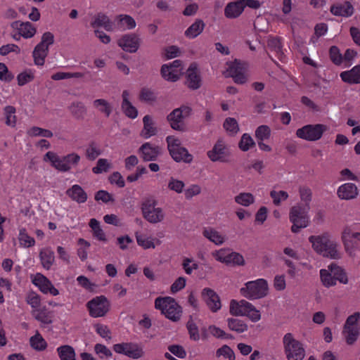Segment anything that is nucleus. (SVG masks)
I'll return each mask as SVG.
<instances>
[{
  "mask_svg": "<svg viewBox=\"0 0 360 360\" xmlns=\"http://www.w3.org/2000/svg\"><path fill=\"white\" fill-rule=\"evenodd\" d=\"M313 250L323 257L338 259L341 254L338 250V243L328 232L309 237Z\"/></svg>",
  "mask_w": 360,
  "mask_h": 360,
  "instance_id": "obj_1",
  "label": "nucleus"
},
{
  "mask_svg": "<svg viewBox=\"0 0 360 360\" xmlns=\"http://www.w3.org/2000/svg\"><path fill=\"white\" fill-rule=\"evenodd\" d=\"M81 160V157L76 153H71L64 156H59L52 151L47 152L44 156V161L50 162L56 169L65 172L76 167Z\"/></svg>",
  "mask_w": 360,
  "mask_h": 360,
  "instance_id": "obj_2",
  "label": "nucleus"
},
{
  "mask_svg": "<svg viewBox=\"0 0 360 360\" xmlns=\"http://www.w3.org/2000/svg\"><path fill=\"white\" fill-rule=\"evenodd\" d=\"M155 307L161 311L166 318L177 321L181 316V307L171 297H159L155 300Z\"/></svg>",
  "mask_w": 360,
  "mask_h": 360,
  "instance_id": "obj_3",
  "label": "nucleus"
},
{
  "mask_svg": "<svg viewBox=\"0 0 360 360\" xmlns=\"http://www.w3.org/2000/svg\"><path fill=\"white\" fill-rule=\"evenodd\" d=\"M283 349L288 360H303L305 356V349L301 342L294 338L290 333H286L283 338Z\"/></svg>",
  "mask_w": 360,
  "mask_h": 360,
  "instance_id": "obj_4",
  "label": "nucleus"
},
{
  "mask_svg": "<svg viewBox=\"0 0 360 360\" xmlns=\"http://www.w3.org/2000/svg\"><path fill=\"white\" fill-rule=\"evenodd\" d=\"M166 141L169 154L175 162L189 164L193 161V155L181 146L180 139L174 136H169L166 138Z\"/></svg>",
  "mask_w": 360,
  "mask_h": 360,
  "instance_id": "obj_5",
  "label": "nucleus"
},
{
  "mask_svg": "<svg viewBox=\"0 0 360 360\" xmlns=\"http://www.w3.org/2000/svg\"><path fill=\"white\" fill-rule=\"evenodd\" d=\"M240 294L248 300H257L265 297L268 292V283L265 279L259 278L248 281L240 290Z\"/></svg>",
  "mask_w": 360,
  "mask_h": 360,
  "instance_id": "obj_6",
  "label": "nucleus"
},
{
  "mask_svg": "<svg viewBox=\"0 0 360 360\" xmlns=\"http://www.w3.org/2000/svg\"><path fill=\"white\" fill-rule=\"evenodd\" d=\"M309 208L304 207L301 205L292 206L289 212V219L292 224L291 231L292 233H297L302 229L306 228L309 225V217L307 212Z\"/></svg>",
  "mask_w": 360,
  "mask_h": 360,
  "instance_id": "obj_7",
  "label": "nucleus"
},
{
  "mask_svg": "<svg viewBox=\"0 0 360 360\" xmlns=\"http://www.w3.org/2000/svg\"><path fill=\"white\" fill-rule=\"evenodd\" d=\"M157 201L147 199L141 205L143 218L150 224L161 223L165 220V213L162 207H157Z\"/></svg>",
  "mask_w": 360,
  "mask_h": 360,
  "instance_id": "obj_8",
  "label": "nucleus"
},
{
  "mask_svg": "<svg viewBox=\"0 0 360 360\" xmlns=\"http://www.w3.org/2000/svg\"><path fill=\"white\" fill-rule=\"evenodd\" d=\"M359 320L360 313L354 312L347 317L345 323L342 333L346 342L349 345H353L359 336Z\"/></svg>",
  "mask_w": 360,
  "mask_h": 360,
  "instance_id": "obj_9",
  "label": "nucleus"
},
{
  "mask_svg": "<svg viewBox=\"0 0 360 360\" xmlns=\"http://www.w3.org/2000/svg\"><path fill=\"white\" fill-rule=\"evenodd\" d=\"M54 42V36L50 32L43 34L41 41L35 46L32 52L34 64L42 66L49 53V47Z\"/></svg>",
  "mask_w": 360,
  "mask_h": 360,
  "instance_id": "obj_10",
  "label": "nucleus"
},
{
  "mask_svg": "<svg viewBox=\"0 0 360 360\" xmlns=\"http://www.w3.org/2000/svg\"><path fill=\"white\" fill-rule=\"evenodd\" d=\"M191 108L187 105H181L173 110L167 117L170 127L174 130L184 131L186 125L184 120L191 115Z\"/></svg>",
  "mask_w": 360,
  "mask_h": 360,
  "instance_id": "obj_11",
  "label": "nucleus"
},
{
  "mask_svg": "<svg viewBox=\"0 0 360 360\" xmlns=\"http://www.w3.org/2000/svg\"><path fill=\"white\" fill-rule=\"evenodd\" d=\"M89 315L94 318L104 316L110 310V304L104 295L97 296L86 303Z\"/></svg>",
  "mask_w": 360,
  "mask_h": 360,
  "instance_id": "obj_12",
  "label": "nucleus"
},
{
  "mask_svg": "<svg viewBox=\"0 0 360 360\" xmlns=\"http://www.w3.org/2000/svg\"><path fill=\"white\" fill-rule=\"evenodd\" d=\"M326 129L327 127L323 124H308L298 129L296 131V135L300 139L309 141H315L321 138L323 132L326 131Z\"/></svg>",
  "mask_w": 360,
  "mask_h": 360,
  "instance_id": "obj_13",
  "label": "nucleus"
},
{
  "mask_svg": "<svg viewBox=\"0 0 360 360\" xmlns=\"http://www.w3.org/2000/svg\"><path fill=\"white\" fill-rule=\"evenodd\" d=\"M112 348L116 353L124 354L134 359L141 358L144 355L143 349L137 344L133 342L115 344Z\"/></svg>",
  "mask_w": 360,
  "mask_h": 360,
  "instance_id": "obj_14",
  "label": "nucleus"
},
{
  "mask_svg": "<svg viewBox=\"0 0 360 360\" xmlns=\"http://www.w3.org/2000/svg\"><path fill=\"white\" fill-rule=\"evenodd\" d=\"M207 157L212 162H226L229 161L230 153L222 139H219L212 150L207 153Z\"/></svg>",
  "mask_w": 360,
  "mask_h": 360,
  "instance_id": "obj_15",
  "label": "nucleus"
},
{
  "mask_svg": "<svg viewBox=\"0 0 360 360\" xmlns=\"http://www.w3.org/2000/svg\"><path fill=\"white\" fill-rule=\"evenodd\" d=\"M141 39L136 34H126L117 41V44L123 51L129 53H135L140 46Z\"/></svg>",
  "mask_w": 360,
  "mask_h": 360,
  "instance_id": "obj_16",
  "label": "nucleus"
},
{
  "mask_svg": "<svg viewBox=\"0 0 360 360\" xmlns=\"http://www.w3.org/2000/svg\"><path fill=\"white\" fill-rule=\"evenodd\" d=\"M245 64L237 60L231 63L227 69L228 75L232 77L237 84H244L246 82L245 76Z\"/></svg>",
  "mask_w": 360,
  "mask_h": 360,
  "instance_id": "obj_17",
  "label": "nucleus"
},
{
  "mask_svg": "<svg viewBox=\"0 0 360 360\" xmlns=\"http://www.w3.org/2000/svg\"><path fill=\"white\" fill-rule=\"evenodd\" d=\"M202 297L211 311L214 313L221 309L220 298L212 289L204 288L202 291Z\"/></svg>",
  "mask_w": 360,
  "mask_h": 360,
  "instance_id": "obj_18",
  "label": "nucleus"
},
{
  "mask_svg": "<svg viewBox=\"0 0 360 360\" xmlns=\"http://www.w3.org/2000/svg\"><path fill=\"white\" fill-rule=\"evenodd\" d=\"M139 153L143 161H154L161 154V148L158 146L147 142L139 148Z\"/></svg>",
  "mask_w": 360,
  "mask_h": 360,
  "instance_id": "obj_19",
  "label": "nucleus"
},
{
  "mask_svg": "<svg viewBox=\"0 0 360 360\" xmlns=\"http://www.w3.org/2000/svg\"><path fill=\"white\" fill-rule=\"evenodd\" d=\"M33 283L45 294L50 293L54 296L59 294L58 290L53 286L51 282L41 274H37L35 276Z\"/></svg>",
  "mask_w": 360,
  "mask_h": 360,
  "instance_id": "obj_20",
  "label": "nucleus"
},
{
  "mask_svg": "<svg viewBox=\"0 0 360 360\" xmlns=\"http://www.w3.org/2000/svg\"><path fill=\"white\" fill-rule=\"evenodd\" d=\"M186 84L188 88L198 89L201 85V78L195 63H191L186 71Z\"/></svg>",
  "mask_w": 360,
  "mask_h": 360,
  "instance_id": "obj_21",
  "label": "nucleus"
},
{
  "mask_svg": "<svg viewBox=\"0 0 360 360\" xmlns=\"http://www.w3.org/2000/svg\"><path fill=\"white\" fill-rule=\"evenodd\" d=\"M359 194L357 186L352 183H346L338 188L337 195L341 200H349L354 199Z\"/></svg>",
  "mask_w": 360,
  "mask_h": 360,
  "instance_id": "obj_22",
  "label": "nucleus"
},
{
  "mask_svg": "<svg viewBox=\"0 0 360 360\" xmlns=\"http://www.w3.org/2000/svg\"><path fill=\"white\" fill-rule=\"evenodd\" d=\"M11 27L18 31V34L25 39L32 38L37 32L36 28L30 22L15 21Z\"/></svg>",
  "mask_w": 360,
  "mask_h": 360,
  "instance_id": "obj_23",
  "label": "nucleus"
},
{
  "mask_svg": "<svg viewBox=\"0 0 360 360\" xmlns=\"http://www.w3.org/2000/svg\"><path fill=\"white\" fill-rule=\"evenodd\" d=\"M354 7L349 1L338 3L331 6L330 11L336 16L350 17L354 13Z\"/></svg>",
  "mask_w": 360,
  "mask_h": 360,
  "instance_id": "obj_24",
  "label": "nucleus"
},
{
  "mask_svg": "<svg viewBox=\"0 0 360 360\" xmlns=\"http://www.w3.org/2000/svg\"><path fill=\"white\" fill-rule=\"evenodd\" d=\"M202 233L205 238L216 245H221L226 240L225 235L212 227L204 228Z\"/></svg>",
  "mask_w": 360,
  "mask_h": 360,
  "instance_id": "obj_25",
  "label": "nucleus"
},
{
  "mask_svg": "<svg viewBox=\"0 0 360 360\" xmlns=\"http://www.w3.org/2000/svg\"><path fill=\"white\" fill-rule=\"evenodd\" d=\"M129 96L130 94L127 90L122 91L121 108L127 117L131 119H135L138 115V110L129 101Z\"/></svg>",
  "mask_w": 360,
  "mask_h": 360,
  "instance_id": "obj_26",
  "label": "nucleus"
},
{
  "mask_svg": "<svg viewBox=\"0 0 360 360\" xmlns=\"http://www.w3.org/2000/svg\"><path fill=\"white\" fill-rule=\"evenodd\" d=\"M248 307H250V303L246 300L236 301L232 300L230 302L229 312L233 316H245Z\"/></svg>",
  "mask_w": 360,
  "mask_h": 360,
  "instance_id": "obj_27",
  "label": "nucleus"
},
{
  "mask_svg": "<svg viewBox=\"0 0 360 360\" xmlns=\"http://www.w3.org/2000/svg\"><path fill=\"white\" fill-rule=\"evenodd\" d=\"M91 26L94 28L102 27L107 31L113 30L112 22L108 15L103 13H98L94 17L91 22Z\"/></svg>",
  "mask_w": 360,
  "mask_h": 360,
  "instance_id": "obj_28",
  "label": "nucleus"
},
{
  "mask_svg": "<svg viewBox=\"0 0 360 360\" xmlns=\"http://www.w3.org/2000/svg\"><path fill=\"white\" fill-rule=\"evenodd\" d=\"M244 11L243 4L240 0L229 3L224 8V15L233 19L239 17Z\"/></svg>",
  "mask_w": 360,
  "mask_h": 360,
  "instance_id": "obj_29",
  "label": "nucleus"
},
{
  "mask_svg": "<svg viewBox=\"0 0 360 360\" xmlns=\"http://www.w3.org/2000/svg\"><path fill=\"white\" fill-rule=\"evenodd\" d=\"M67 195L73 201L78 203H84L87 200V194L84 189L77 184L73 185L66 191Z\"/></svg>",
  "mask_w": 360,
  "mask_h": 360,
  "instance_id": "obj_30",
  "label": "nucleus"
},
{
  "mask_svg": "<svg viewBox=\"0 0 360 360\" xmlns=\"http://www.w3.org/2000/svg\"><path fill=\"white\" fill-rule=\"evenodd\" d=\"M205 27V23L202 20L195 19V20L185 30L184 35L188 39H195L203 32Z\"/></svg>",
  "mask_w": 360,
  "mask_h": 360,
  "instance_id": "obj_31",
  "label": "nucleus"
},
{
  "mask_svg": "<svg viewBox=\"0 0 360 360\" xmlns=\"http://www.w3.org/2000/svg\"><path fill=\"white\" fill-rule=\"evenodd\" d=\"M117 27L122 30H133L136 26L135 20L129 15L120 14L116 16L115 19Z\"/></svg>",
  "mask_w": 360,
  "mask_h": 360,
  "instance_id": "obj_32",
  "label": "nucleus"
},
{
  "mask_svg": "<svg viewBox=\"0 0 360 360\" xmlns=\"http://www.w3.org/2000/svg\"><path fill=\"white\" fill-rule=\"evenodd\" d=\"M39 259L42 266L49 270L55 262V255L51 248H42L39 252Z\"/></svg>",
  "mask_w": 360,
  "mask_h": 360,
  "instance_id": "obj_33",
  "label": "nucleus"
},
{
  "mask_svg": "<svg viewBox=\"0 0 360 360\" xmlns=\"http://www.w3.org/2000/svg\"><path fill=\"white\" fill-rule=\"evenodd\" d=\"M340 77L349 84H360V65H356L350 70L341 72Z\"/></svg>",
  "mask_w": 360,
  "mask_h": 360,
  "instance_id": "obj_34",
  "label": "nucleus"
},
{
  "mask_svg": "<svg viewBox=\"0 0 360 360\" xmlns=\"http://www.w3.org/2000/svg\"><path fill=\"white\" fill-rule=\"evenodd\" d=\"M143 128L141 131V136L144 139H148L156 134L157 129L154 126L152 117L145 115L143 118Z\"/></svg>",
  "mask_w": 360,
  "mask_h": 360,
  "instance_id": "obj_35",
  "label": "nucleus"
},
{
  "mask_svg": "<svg viewBox=\"0 0 360 360\" xmlns=\"http://www.w3.org/2000/svg\"><path fill=\"white\" fill-rule=\"evenodd\" d=\"M56 352L60 360H77L75 350L70 345H61L56 349Z\"/></svg>",
  "mask_w": 360,
  "mask_h": 360,
  "instance_id": "obj_36",
  "label": "nucleus"
},
{
  "mask_svg": "<svg viewBox=\"0 0 360 360\" xmlns=\"http://www.w3.org/2000/svg\"><path fill=\"white\" fill-rule=\"evenodd\" d=\"M139 99L141 102L153 105L157 101V94L152 89L143 87L140 90Z\"/></svg>",
  "mask_w": 360,
  "mask_h": 360,
  "instance_id": "obj_37",
  "label": "nucleus"
},
{
  "mask_svg": "<svg viewBox=\"0 0 360 360\" xmlns=\"http://www.w3.org/2000/svg\"><path fill=\"white\" fill-rule=\"evenodd\" d=\"M161 75L167 81L176 82L179 79L181 72L179 69H172V67L165 64L161 68Z\"/></svg>",
  "mask_w": 360,
  "mask_h": 360,
  "instance_id": "obj_38",
  "label": "nucleus"
},
{
  "mask_svg": "<svg viewBox=\"0 0 360 360\" xmlns=\"http://www.w3.org/2000/svg\"><path fill=\"white\" fill-rule=\"evenodd\" d=\"M93 106L100 113L108 117L112 112V105L105 99L98 98L93 101Z\"/></svg>",
  "mask_w": 360,
  "mask_h": 360,
  "instance_id": "obj_39",
  "label": "nucleus"
},
{
  "mask_svg": "<svg viewBox=\"0 0 360 360\" xmlns=\"http://www.w3.org/2000/svg\"><path fill=\"white\" fill-rule=\"evenodd\" d=\"M226 321L229 330L237 333H244L248 329L247 323L243 320L236 318H229Z\"/></svg>",
  "mask_w": 360,
  "mask_h": 360,
  "instance_id": "obj_40",
  "label": "nucleus"
},
{
  "mask_svg": "<svg viewBox=\"0 0 360 360\" xmlns=\"http://www.w3.org/2000/svg\"><path fill=\"white\" fill-rule=\"evenodd\" d=\"M136 240L137 244L142 247L144 250L147 249H154L155 248V244L154 243L155 238L151 236H148L146 234H142L136 232L135 233Z\"/></svg>",
  "mask_w": 360,
  "mask_h": 360,
  "instance_id": "obj_41",
  "label": "nucleus"
},
{
  "mask_svg": "<svg viewBox=\"0 0 360 360\" xmlns=\"http://www.w3.org/2000/svg\"><path fill=\"white\" fill-rule=\"evenodd\" d=\"M32 314L37 321L44 324H49L52 323L50 312L48 311L45 307L33 309Z\"/></svg>",
  "mask_w": 360,
  "mask_h": 360,
  "instance_id": "obj_42",
  "label": "nucleus"
},
{
  "mask_svg": "<svg viewBox=\"0 0 360 360\" xmlns=\"http://www.w3.org/2000/svg\"><path fill=\"white\" fill-rule=\"evenodd\" d=\"M102 150L98 144L94 141L89 143L85 150V156L90 161L95 160L101 154Z\"/></svg>",
  "mask_w": 360,
  "mask_h": 360,
  "instance_id": "obj_43",
  "label": "nucleus"
},
{
  "mask_svg": "<svg viewBox=\"0 0 360 360\" xmlns=\"http://www.w3.org/2000/svg\"><path fill=\"white\" fill-rule=\"evenodd\" d=\"M329 270L331 271L336 281H339L341 283L347 284L348 278L345 271L340 266L335 264L328 266Z\"/></svg>",
  "mask_w": 360,
  "mask_h": 360,
  "instance_id": "obj_44",
  "label": "nucleus"
},
{
  "mask_svg": "<svg viewBox=\"0 0 360 360\" xmlns=\"http://www.w3.org/2000/svg\"><path fill=\"white\" fill-rule=\"evenodd\" d=\"M68 109L71 114L77 119H82L86 112L84 103L78 101L72 103Z\"/></svg>",
  "mask_w": 360,
  "mask_h": 360,
  "instance_id": "obj_45",
  "label": "nucleus"
},
{
  "mask_svg": "<svg viewBox=\"0 0 360 360\" xmlns=\"http://www.w3.org/2000/svg\"><path fill=\"white\" fill-rule=\"evenodd\" d=\"M267 46L271 51H274L277 54L280 60H283L285 56L282 51V45L279 38L270 37L268 39Z\"/></svg>",
  "mask_w": 360,
  "mask_h": 360,
  "instance_id": "obj_46",
  "label": "nucleus"
},
{
  "mask_svg": "<svg viewBox=\"0 0 360 360\" xmlns=\"http://www.w3.org/2000/svg\"><path fill=\"white\" fill-rule=\"evenodd\" d=\"M225 264L233 266H244L245 264L243 256L236 252H230L227 255Z\"/></svg>",
  "mask_w": 360,
  "mask_h": 360,
  "instance_id": "obj_47",
  "label": "nucleus"
},
{
  "mask_svg": "<svg viewBox=\"0 0 360 360\" xmlns=\"http://www.w3.org/2000/svg\"><path fill=\"white\" fill-rule=\"evenodd\" d=\"M89 226L91 228L93 235L98 240L106 242L107 238L103 229L100 226V223L96 219H91L89 221Z\"/></svg>",
  "mask_w": 360,
  "mask_h": 360,
  "instance_id": "obj_48",
  "label": "nucleus"
},
{
  "mask_svg": "<svg viewBox=\"0 0 360 360\" xmlns=\"http://www.w3.org/2000/svg\"><path fill=\"white\" fill-rule=\"evenodd\" d=\"M31 347L37 351H44L47 347V343L43 337L37 333L30 339Z\"/></svg>",
  "mask_w": 360,
  "mask_h": 360,
  "instance_id": "obj_49",
  "label": "nucleus"
},
{
  "mask_svg": "<svg viewBox=\"0 0 360 360\" xmlns=\"http://www.w3.org/2000/svg\"><path fill=\"white\" fill-rule=\"evenodd\" d=\"M235 202L238 205L248 207L255 202V197L250 193H240L234 198Z\"/></svg>",
  "mask_w": 360,
  "mask_h": 360,
  "instance_id": "obj_50",
  "label": "nucleus"
},
{
  "mask_svg": "<svg viewBox=\"0 0 360 360\" xmlns=\"http://www.w3.org/2000/svg\"><path fill=\"white\" fill-rule=\"evenodd\" d=\"M320 277L321 281L325 287L329 288L336 285L335 278L329 269H321Z\"/></svg>",
  "mask_w": 360,
  "mask_h": 360,
  "instance_id": "obj_51",
  "label": "nucleus"
},
{
  "mask_svg": "<svg viewBox=\"0 0 360 360\" xmlns=\"http://www.w3.org/2000/svg\"><path fill=\"white\" fill-rule=\"evenodd\" d=\"M255 146V142L252 139L251 136L248 134H243L240 138L239 143H238L239 148L242 151L246 152Z\"/></svg>",
  "mask_w": 360,
  "mask_h": 360,
  "instance_id": "obj_52",
  "label": "nucleus"
},
{
  "mask_svg": "<svg viewBox=\"0 0 360 360\" xmlns=\"http://www.w3.org/2000/svg\"><path fill=\"white\" fill-rule=\"evenodd\" d=\"M223 127L230 135H235L239 131L238 122L235 118L228 117L224 120Z\"/></svg>",
  "mask_w": 360,
  "mask_h": 360,
  "instance_id": "obj_53",
  "label": "nucleus"
},
{
  "mask_svg": "<svg viewBox=\"0 0 360 360\" xmlns=\"http://www.w3.org/2000/svg\"><path fill=\"white\" fill-rule=\"evenodd\" d=\"M18 239L20 244L25 248H30L35 244L34 238L27 234L25 229H21L20 230Z\"/></svg>",
  "mask_w": 360,
  "mask_h": 360,
  "instance_id": "obj_54",
  "label": "nucleus"
},
{
  "mask_svg": "<svg viewBox=\"0 0 360 360\" xmlns=\"http://www.w3.org/2000/svg\"><path fill=\"white\" fill-rule=\"evenodd\" d=\"M208 330L212 336L218 339L231 340L233 338V336L231 334L226 333L224 330L214 325L210 326L208 327Z\"/></svg>",
  "mask_w": 360,
  "mask_h": 360,
  "instance_id": "obj_55",
  "label": "nucleus"
},
{
  "mask_svg": "<svg viewBox=\"0 0 360 360\" xmlns=\"http://www.w3.org/2000/svg\"><path fill=\"white\" fill-rule=\"evenodd\" d=\"M299 193L301 201L304 203L303 206L310 209L309 203L312 198L311 190L307 186H300L299 188Z\"/></svg>",
  "mask_w": 360,
  "mask_h": 360,
  "instance_id": "obj_56",
  "label": "nucleus"
},
{
  "mask_svg": "<svg viewBox=\"0 0 360 360\" xmlns=\"http://www.w3.org/2000/svg\"><path fill=\"white\" fill-rule=\"evenodd\" d=\"M217 357L223 356L229 360H236L233 350L228 345H224L216 351Z\"/></svg>",
  "mask_w": 360,
  "mask_h": 360,
  "instance_id": "obj_57",
  "label": "nucleus"
},
{
  "mask_svg": "<svg viewBox=\"0 0 360 360\" xmlns=\"http://www.w3.org/2000/svg\"><path fill=\"white\" fill-rule=\"evenodd\" d=\"M15 108L13 106L8 105L4 108L6 124L10 127H15L16 124Z\"/></svg>",
  "mask_w": 360,
  "mask_h": 360,
  "instance_id": "obj_58",
  "label": "nucleus"
},
{
  "mask_svg": "<svg viewBox=\"0 0 360 360\" xmlns=\"http://www.w3.org/2000/svg\"><path fill=\"white\" fill-rule=\"evenodd\" d=\"M111 168V164L107 159L101 158L97 161L96 165L92 168L94 174H101L107 172Z\"/></svg>",
  "mask_w": 360,
  "mask_h": 360,
  "instance_id": "obj_59",
  "label": "nucleus"
},
{
  "mask_svg": "<svg viewBox=\"0 0 360 360\" xmlns=\"http://www.w3.org/2000/svg\"><path fill=\"white\" fill-rule=\"evenodd\" d=\"M288 193L284 191L272 190L270 192V197L273 200V203L276 206H279L282 201H285L288 198Z\"/></svg>",
  "mask_w": 360,
  "mask_h": 360,
  "instance_id": "obj_60",
  "label": "nucleus"
},
{
  "mask_svg": "<svg viewBox=\"0 0 360 360\" xmlns=\"http://www.w3.org/2000/svg\"><path fill=\"white\" fill-rule=\"evenodd\" d=\"M94 352L100 359H110L112 356V353L110 349L102 344H96L94 346Z\"/></svg>",
  "mask_w": 360,
  "mask_h": 360,
  "instance_id": "obj_61",
  "label": "nucleus"
},
{
  "mask_svg": "<svg viewBox=\"0 0 360 360\" xmlns=\"http://www.w3.org/2000/svg\"><path fill=\"white\" fill-rule=\"evenodd\" d=\"M186 328L190 339L194 341H198L200 338L198 327L193 320L191 319L187 322Z\"/></svg>",
  "mask_w": 360,
  "mask_h": 360,
  "instance_id": "obj_62",
  "label": "nucleus"
},
{
  "mask_svg": "<svg viewBox=\"0 0 360 360\" xmlns=\"http://www.w3.org/2000/svg\"><path fill=\"white\" fill-rule=\"evenodd\" d=\"M27 134L30 136H42L46 138H51L53 136V133L50 130L38 127H33L30 128L28 130Z\"/></svg>",
  "mask_w": 360,
  "mask_h": 360,
  "instance_id": "obj_63",
  "label": "nucleus"
},
{
  "mask_svg": "<svg viewBox=\"0 0 360 360\" xmlns=\"http://www.w3.org/2000/svg\"><path fill=\"white\" fill-rule=\"evenodd\" d=\"M271 136V129L267 125H261L255 130V137L257 141L269 139Z\"/></svg>",
  "mask_w": 360,
  "mask_h": 360,
  "instance_id": "obj_64",
  "label": "nucleus"
}]
</instances>
